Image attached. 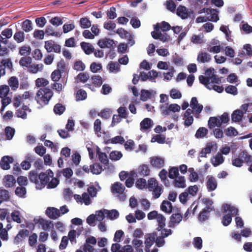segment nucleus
<instances>
[{
  "instance_id": "1",
  "label": "nucleus",
  "mask_w": 252,
  "mask_h": 252,
  "mask_svg": "<svg viewBox=\"0 0 252 252\" xmlns=\"http://www.w3.org/2000/svg\"><path fill=\"white\" fill-rule=\"evenodd\" d=\"M29 177L31 182L35 183L36 188L39 189L44 188L50 180V177L46 173L41 172L38 175L35 171H30Z\"/></svg>"
},
{
  "instance_id": "2",
  "label": "nucleus",
  "mask_w": 252,
  "mask_h": 252,
  "mask_svg": "<svg viewBox=\"0 0 252 252\" xmlns=\"http://www.w3.org/2000/svg\"><path fill=\"white\" fill-rule=\"evenodd\" d=\"M53 95L51 89L48 88L39 89L36 93L35 99L37 103L47 105Z\"/></svg>"
},
{
  "instance_id": "3",
  "label": "nucleus",
  "mask_w": 252,
  "mask_h": 252,
  "mask_svg": "<svg viewBox=\"0 0 252 252\" xmlns=\"http://www.w3.org/2000/svg\"><path fill=\"white\" fill-rule=\"evenodd\" d=\"M244 162L249 165L252 162V156L246 151L241 152L238 158L232 160V165L237 167H241Z\"/></svg>"
},
{
  "instance_id": "4",
  "label": "nucleus",
  "mask_w": 252,
  "mask_h": 252,
  "mask_svg": "<svg viewBox=\"0 0 252 252\" xmlns=\"http://www.w3.org/2000/svg\"><path fill=\"white\" fill-rule=\"evenodd\" d=\"M96 244V239L94 236H90L86 240V243L80 247L75 252H94V249L91 244L94 245Z\"/></svg>"
},
{
  "instance_id": "5",
  "label": "nucleus",
  "mask_w": 252,
  "mask_h": 252,
  "mask_svg": "<svg viewBox=\"0 0 252 252\" xmlns=\"http://www.w3.org/2000/svg\"><path fill=\"white\" fill-rule=\"evenodd\" d=\"M6 68L10 72L14 70L13 63L11 59H3L0 61V78L5 75Z\"/></svg>"
},
{
  "instance_id": "6",
  "label": "nucleus",
  "mask_w": 252,
  "mask_h": 252,
  "mask_svg": "<svg viewBox=\"0 0 252 252\" xmlns=\"http://www.w3.org/2000/svg\"><path fill=\"white\" fill-rule=\"evenodd\" d=\"M158 231L160 232V233L159 236L157 235L156 245L158 247H161L165 244L164 238L171 235L173 231L170 229H167L164 227Z\"/></svg>"
},
{
  "instance_id": "7",
  "label": "nucleus",
  "mask_w": 252,
  "mask_h": 252,
  "mask_svg": "<svg viewBox=\"0 0 252 252\" xmlns=\"http://www.w3.org/2000/svg\"><path fill=\"white\" fill-rule=\"evenodd\" d=\"M160 108L162 110V114L164 116L169 115L171 111L173 112H179L181 109L180 105L175 103L170 105L166 103L162 105Z\"/></svg>"
},
{
  "instance_id": "8",
  "label": "nucleus",
  "mask_w": 252,
  "mask_h": 252,
  "mask_svg": "<svg viewBox=\"0 0 252 252\" xmlns=\"http://www.w3.org/2000/svg\"><path fill=\"white\" fill-rule=\"evenodd\" d=\"M44 47L48 53L54 51L56 53H60L61 51V46L52 40L46 41Z\"/></svg>"
},
{
  "instance_id": "9",
  "label": "nucleus",
  "mask_w": 252,
  "mask_h": 252,
  "mask_svg": "<svg viewBox=\"0 0 252 252\" xmlns=\"http://www.w3.org/2000/svg\"><path fill=\"white\" fill-rule=\"evenodd\" d=\"M183 219L181 213L173 214L170 217V220L168 223L169 227L173 228L176 224H179Z\"/></svg>"
},
{
  "instance_id": "10",
  "label": "nucleus",
  "mask_w": 252,
  "mask_h": 252,
  "mask_svg": "<svg viewBox=\"0 0 252 252\" xmlns=\"http://www.w3.org/2000/svg\"><path fill=\"white\" fill-rule=\"evenodd\" d=\"M214 210L213 207H205L201 211L198 215V219L201 221L207 220L209 217V213Z\"/></svg>"
},
{
  "instance_id": "11",
  "label": "nucleus",
  "mask_w": 252,
  "mask_h": 252,
  "mask_svg": "<svg viewBox=\"0 0 252 252\" xmlns=\"http://www.w3.org/2000/svg\"><path fill=\"white\" fill-rule=\"evenodd\" d=\"M13 161V159L12 157L5 156H3L0 162V166L3 170H8L10 168V163H12Z\"/></svg>"
},
{
  "instance_id": "12",
  "label": "nucleus",
  "mask_w": 252,
  "mask_h": 252,
  "mask_svg": "<svg viewBox=\"0 0 252 252\" xmlns=\"http://www.w3.org/2000/svg\"><path fill=\"white\" fill-rule=\"evenodd\" d=\"M46 214L51 219L55 220L60 217V210L54 207H48L46 210Z\"/></svg>"
},
{
  "instance_id": "13",
  "label": "nucleus",
  "mask_w": 252,
  "mask_h": 252,
  "mask_svg": "<svg viewBox=\"0 0 252 252\" xmlns=\"http://www.w3.org/2000/svg\"><path fill=\"white\" fill-rule=\"evenodd\" d=\"M150 163L153 167L161 168L164 164V160L160 157H153L150 158Z\"/></svg>"
},
{
  "instance_id": "14",
  "label": "nucleus",
  "mask_w": 252,
  "mask_h": 252,
  "mask_svg": "<svg viewBox=\"0 0 252 252\" xmlns=\"http://www.w3.org/2000/svg\"><path fill=\"white\" fill-rule=\"evenodd\" d=\"M114 44V41L113 39L106 37L99 39L97 43V44L101 48H111L113 47Z\"/></svg>"
},
{
  "instance_id": "15",
  "label": "nucleus",
  "mask_w": 252,
  "mask_h": 252,
  "mask_svg": "<svg viewBox=\"0 0 252 252\" xmlns=\"http://www.w3.org/2000/svg\"><path fill=\"white\" fill-rule=\"evenodd\" d=\"M27 112H31V109L28 106L23 104L21 108H19L16 110V116L23 119H26L27 117Z\"/></svg>"
},
{
  "instance_id": "16",
  "label": "nucleus",
  "mask_w": 252,
  "mask_h": 252,
  "mask_svg": "<svg viewBox=\"0 0 252 252\" xmlns=\"http://www.w3.org/2000/svg\"><path fill=\"white\" fill-rule=\"evenodd\" d=\"M208 15H207L208 20L213 22H217L219 20L218 15L219 10L217 9L210 8L208 9Z\"/></svg>"
},
{
  "instance_id": "17",
  "label": "nucleus",
  "mask_w": 252,
  "mask_h": 252,
  "mask_svg": "<svg viewBox=\"0 0 252 252\" xmlns=\"http://www.w3.org/2000/svg\"><path fill=\"white\" fill-rule=\"evenodd\" d=\"M30 235V231L27 229H22L19 231V233L15 237L14 240V244L17 245L22 241V239L25 238Z\"/></svg>"
},
{
  "instance_id": "18",
  "label": "nucleus",
  "mask_w": 252,
  "mask_h": 252,
  "mask_svg": "<svg viewBox=\"0 0 252 252\" xmlns=\"http://www.w3.org/2000/svg\"><path fill=\"white\" fill-rule=\"evenodd\" d=\"M140 126V130L142 131H146L152 127L153 126V121L150 118H145L141 122Z\"/></svg>"
},
{
  "instance_id": "19",
  "label": "nucleus",
  "mask_w": 252,
  "mask_h": 252,
  "mask_svg": "<svg viewBox=\"0 0 252 252\" xmlns=\"http://www.w3.org/2000/svg\"><path fill=\"white\" fill-rule=\"evenodd\" d=\"M125 189V186L120 182L115 183L111 187V191L113 193L122 194Z\"/></svg>"
},
{
  "instance_id": "20",
  "label": "nucleus",
  "mask_w": 252,
  "mask_h": 252,
  "mask_svg": "<svg viewBox=\"0 0 252 252\" xmlns=\"http://www.w3.org/2000/svg\"><path fill=\"white\" fill-rule=\"evenodd\" d=\"M217 185L216 179L213 176L209 177L206 182L207 188L209 191L215 190L217 187Z\"/></svg>"
},
{
  "instance_id": "21",
  "label": "nucleus",
  "mask_w": 252,
  "mask_h": 252,
  "mask_svg": "<svg viewBox=\"0 0 252 252\" xmlns=\"http://www.w3.org/2000/svg\"><path fill=\"white\" fill-rule=\"evenodd\" d=\"M176 14L182 19H187L189 16L187 9L185 6L179 5L176 11Z\"/></svg>"
},
{
  "instance_id": "22",
  "label": "nucleus",
  "mask_w": 252,
  "mask_h": 252,
  "mask_svg": "<svg viewBox=\"0 0 252 252\" xmlns=\"http://www.w3.org/2000/svg\"><path fill=\"white\" fill-rule=\"evenodd\" d=\"M80 45L82 50L87 55H90L94 52V46L89 43L82 42Z\"/></svg>"
},
{
  "instance_id": "23",
  "label": "nucleus",
  "mask_w": 252,
  "mask_h": 252,
  "mask_svg": "<svg viewBox=\"0 0 252 252\" xmlns=\"http://www.w3.org/2000/svg\"><path fill=\"white\" fill-rule=\"evenodd\" d=\"M208 125L210 129H212L215 126L220 127L221 124L220 123L219 117H211L208 120Z\"/></svg>"
},
{
  "instance_id": "24",
  "label": "nucleus",
  "mask_w": 252,
  "mask_h": 252,
  "mask_svg": "<svg viewBox=\"0 0 252 252\" xmlns=\"http://www.w3.org/2000/svg\"><path fill=\"white\" fill-rule=\"evenodd\" d=\"M244 112L239 109L235 110L231 115V120L234 122H240L242 121Z\"/></svg>"
},
{
  "instance_id": "25",
  "label": "nucleus",
  "mask_w": 252,
  "mask_h": 252,
  "mask_svg": "<svg viewBox=\"0 0 252 252\" xmlns=\"http://www.w3.org/2000/svg\"><path fill=\"white\" fill-rule=\"evenodd\" d=\"M211 161L214 166L216 167L221 164L224 161V159L221 154L218 153L215 156L211 158Z\"/></svg>"
},
{
  "instance_id": "26",
  "label": "nucleus",
  "mask_w": 252,
  "mask_h": 252,
  "mask_svg": "<svg viewBox=\"0 0 252 252\" xmlns=\"http://www.w3.org/2000/svg\"><path fill=\"white\" fill-rule=\"evenodd\" d=\"M197 60L202 63H208L211 60V57L207 53L200 52L198 55Z\"/></svg>"
},
{
  "instance_id": "27",
  "label": "nucleus",
  "mask_w": 252,
  "mask_h": 252,
  "mask_svg": "<svg viewBox=\"0 0 252 252\" xmlns=\"http://www.w3.org/2000/svg\"><path fill=\"white\" fill-rule=\"evenodd\" d=\"M16 181L13 176L12 175H7L4 178V186L6 188H10L14 186Z\"/></svg>"
},
{
  "instance_id": "28",
  "label": "nucleus",
  "mask_w": 252,
  "mask_h": 252,
  "mask_svg": "<svg viewBox=\"0 0 252 252\" xmlns=\"http://www.w3.org/2000/svg\"><path fill=\"white\" fill-rule=\"evenodd\" d=\"M161 210L167 213H171L172 211V205L167 200H163L160 205Z\"/></svg>"
},
{
  "instance_id": "29",
  "label": "nucleus",
  "mask_w": 252,
  "mask_h": 252,
  "mask_svg": "<svg viewBox=\"0 0 252 252\" xmlns=\"http://www.w3.org/2000/svg\"><path fill=\"white\" fill-rule=\"evenodd\" d=\"M174 185L175 187L179 188H185L186 185V180L184 176L177 177L174 181Z\"/></svg>"
},
{
  "instance_id": "30",
  "label": "nucleus",
  "mask_w": 252,
  "mask_h": 252,
  "mask_svg": "<svg viewBox=\"0 0 252 252\" xmlns=\"http://www.w3.org/2000/svg\"><path fill=\"white\" fill-rule=\"evenodd\" d=\"M39 223L41 225L42 228L45 231H49L54 226L52 221L45 220L43 219L40 220Z\"/></svg>"
},
{
  "instance_id": "31",
  "label": "nucleus",
  "mask_w": 252,
  "mask_h": 252,
  "mask_svg": "<svg viewBox=\"0 0 252 252\" xmlns=\"http://www.w3.org/2000/svg\"><path fill=\"white\" fill-rule=\"evenodd\" d=\"M223 212L226 213L227 211L229 212L232 216H235L238 214V210L236 208L231 206L229 204H224L223 205Z\"/></svg>"
},
{
  "instance_id": "32",
  "label": "nucleus",
  "mask_w": 252,
  "mask_h": 252,
  "mask_svg": "<svg viewBox=\"0 0 252 252\" xmlns=\"http://www.w3.org/2000/svg\"><path fill=\"white\" fill-rule=\"evenodd\" d=\"M153 93V91H149L144 89L141 90L140 99L143 101H147L149 98L151 97Z\"/></svg>"
},
{
  "instance_id": "33",
  "label": "nucleus",
  "mask_w": 252,
  "mask_h": 252,
  "mask_svg": "<svg viewBox=\"0 0 252 252\" xmlns=\"http://www.w3.org/2000/svg\"><path fill=\"white\" fill-rule=\"evenodd\" d=\"M104 212L106 214L107 218L110 220L116 219L119 216V212L115 209L111 210H104Z\"/></svg>"
},
{
  "instance_id": "34",
  "label": "nucleus",
  "mask_w": 252,
  "mask_h": 252,
  "mask_svg": "<svg viewBox=\"0 0 252 252\" xmlns=\"http://www.w3.org/2000/svg\"><path fill=\"white\" fill-rule=\"evenodd\" d=\"M8 84L12 90H16L19 87V81L15 76H12L8 80Z\"/></svg>"
},
{
  "instance_id": "35",
  "label": "nucleus",
  "mask_w": 252,
  "mask_h": 252,
  "mask_svg": "<svg viewBox=\"0 0 252 252\" xmlns=\"http://www.w3.org/2000/svg\"><path fill=\"white\" fill-rule=\"evenodd\" d=\"M32 25V24L31 20L26 19L22 23V29L25 32H28L33 29Z\"/></svg>"
},
{
  "instance_id": "36",
  "label": "nucleus",
  "mask_w": 252,
  "mask_h": 252,
  "mask_svg": "<svg viewBox=\"0 0 252 252\" xmlns=\"http://www.w3.org/2000/svg\"><path fill=\"white\" fill-rule=\"evenodd\" d=\"M150 169L149 166L146 164L140 165L138 168V173L140 175L144 176H149L150 173Z\"/></svg>"
},
{
  "instance_id": "37",
  "label": "nucleus",
  "mask_w": 252,
  "mask_h": 252,
  "mask_svg": "<svg viewBox=\"0 0 252 252\" xmlns=\"http://www.w3.org/2000/svg\"><path fill=\"white\" fill-rule=\"evenodd\" d=\"M157 220L158 222V226L156 229L157 230H161L165 226L166 219L162 215L159 214L158 216Z\"/></svg>"
},
{
  "instance_id": "38",
  "label": "nucleus",
  "mask_w": 252,
  "mask_h": 252,
  "mask_svg": "<svg viewBox=\"0 0 252 252\" xmlns=\"http://www.w3.org/2000/svg\"><path fill=\"white\" fill-rule=\"evenodd\" d=\"M32 58L30 57H24L21 58L19 64L21 66L26 67H30L32 63Z\"/></svg>"
},
{
  "instance_id": "39",
  "label": "nucleus",
  "mask_w": 252,
  "mask_h": 252,
  "mask_svg": "<svg viewBox=\"0 0 252 252\" xmlns=\"http://www.w3.org/2000/svg\"><path fill=\"white\" fill-rule=\"evenodd\" d=\"M90 169L93 174L97 175L101 172L102 168L99 163H95L90 165Z\"/></svg>"
},
{
  "instance_id": "40",
  "label": "nucleus",
  "mask_w": 252,
  "mask_h": 252,
  "mask_svg": "<svg viewBox=\"0 0 252 252\" xmlns=\"http://www.w3.org/2000/svg\"><path fill=\"white\" fill-rule=\"evenodd\" d=\"M157 237V233L153 232L150 235V236L146 238L145 244L147 246H151L154 242L156 243V238Z\"/></svg>"
},
{
  "instance_id": "41",
  "label": "nucleus",
  "mask_w": 252,
  "mask_h": 252,
  "mask_svg": "<svg viewBox=\"0 0 252 252\" xmlns=\"http://www.w3.org/2000/svg\"><path fill=\"white\" fill-rule=\"evenodd\" d=\"M90 76L86 72H82L79 73L76 77V81L77 82L86 83L89 79Z\"/></svg>"
},
{
  "instance_id": "42",
  "label": "nucleus",
  "mask_w": 252,
  "mask_h": 252,
  "mask_svg": "<svg viewBox=\"0 0 252 252\" xmlns=\"http://www.w3.org/2000/svg\"><path fill=\"white\" fill-rule=\"evenodd\" d=\"M43 68V65L42 63L32 64L29 67V71L32 73H36L38 71H41Z\"/></svg>"
},
{
  "instance_id": "43",
  "label": "nucleus",
  "mask_w": 252,
  "mask_h": 252,
  "mask_svg": "<svg viewBox=\"0 0 252 252\" xmlns=\"http://www.w3.org/2000/svg\"><path fill=\"white\" fill-rule=\"evenodd\" d=\"M80 26L83 29H87L91 26L92 23L87 17L81 18L79 20Z\"/></svg>"
},
{
  "instance_id": "44",
  "label": "nucleus",
  "mask_w": 252,
  "mask_h": 252,
  "mask_svg": "<svg viewBox=\"0 0 252 252\" xmlns=\"http://www.w3.org/2000/svg\"><path fill=\"white\" fill-rule=\"evenodd\" d=\"M198 79L200 83L204 85L205 87L209 89L211 85V82H210L209 76H206V77H205L203 75H200Z\"/></svg>"
},
{
  "instance_id": "45",
  "label": "nucleus",
  "mask_w": 252,
  "mask_h": 252,
  "mask_svg": "<svg viewBox=\"0 0 252 252\" xmlns=\"http://www.w3.org/2000/svg\"><path fill=\"white\" fill-rule=\"evenodd\" d=\"M108 66L110 72H119L120 70V65L117 62L111 61L109 63Z\"/></svg>"
},
{
  "instance_id": "46",
  "label": "nucleus",
  "mask_w": 252,
  "mask_h": 252,
  "mask_svg": "<svg viewBox=\"0 0 252 252\" xmlns=\"http://www.w3.org/2000/svg\"><path fill=\"white\" fill-rule=\"evenodd\" d=\"M13 38L17 43H21L25 40V33L23 32L18 31L14 34Z\"/></svg>"
},
{
  "instance_id": "47",
  "label": "nucleus",
  "mask_w": 252,
  "mask_h": 252,
  "mask_svg": "<svg viewBox=\"0 0 252 252\" xmlns=\"http://www.w3.org/2000/svg\"><path fill=\"white\" fill-rule=\"evenodd\" d=\"M190 3L196 10L202 8L203 4L207 5L208 2L207 1L204 2V0H192Z\"/></svg>"
},
{
  "instance_id": "48",
  "label": "nucleus",
  "mask_w": 252,
  "mask_h": 252,
  "mask_svg": "<svg viewBox=\"0 0 252 252\" xmlns=\"http://www.w3.org/2000/svg\"><path fill=\"white\" fill-rule=\"evenodd\" d=\"M53 110L56 114L60 115L65 110V107L61 103H57L54 106Z\"/></svg>"
},
{
  "instance_id": "49",
  "label": "nucleus",
  "mask_w": 252,
  "mask_h": 252,
  "mask_svg": "<svg viewBox=\"0 0 252 252\" xmlns=\"http://www.w3.org/2000/svg\"><path fill=\"white\" fill-rule=\"evenodd\" d=\"M208 133V129L204 127H199L195 133V137L197 138L204 137Z\"/></svg>"
},
{
  "instance_id": "50",
  "label": "nucleus",
  "mask_w": 252,
  "mask_h": 252,
  "mask_svg": "<svg viewBox=\"0 0 252 252\" xmlns=\"http://www.w3.org/2000/svg\"><path fill=\"white\" fill-rule=\"evenodd\" d=\"M158 186V182L154 178H151L148 181V184L146 187L148 188L150 191H152L154 189Z\"/></svg>"
},
{
  "instance_id": "51",
  "label": "nucleus",
  "mask_w": 252,
  "mask_h": 252,
  "mask_svg": "<svg viewBox=\"0 0 252 252\" xmlns=\"http://www.w3.org/2000/svg\"><path fill=\"white\" fill-rule=\"evenodd\" d=\"M87 97V94L85 91L80 89L76 94V99L77 101L85 100Z\"/></svg>"
},
{
  "instance_id": "52",
  "label": "nucleus",
  "mask_w": 252,
  "mask_h": 252,
  "mask_svg": "<svg viewBox=\"0 0 252 252\" xmlns=\"http://www.w3.org/2000/svg\"><path fill=\"white\" fill-rule=\"evenodd\" d=\"M159 176L161 180L164 182L166 186H168L169 185V181L167 179V171L163 169L159 173Z\"/></svg>"
},
{
  "instance_id": "53",
  "label": "nucleus",
  "mask_w": 252,
  "mask_h": 252,
  "mask_svg": "<svg viewBox=\"0 0 252 252\" xmlns=\"http://www.w3.org/2000/svg\"><path fill=\"white\" fill-rule=\"evenodd\" d=\"M85 64L81 61H77L74 63L73 68L78 71H82L85 69Z\"/></svg>"
},
{
  "instance_id": "54",
  "label": "nucleus",
  "mask_w": 252,
  "mask_h": 252,
  "mask_svg": "<svg viewBox=\"0 0 252 252\" xmlns=\"http://www.w3.org/2000/svg\"><path fill=\"white\" fill-rule=\"evenodd\" d=\"M179 175V169L178 168L176 167H173L170 168L169 170L168 177L171 179H174L177 178Z\"/></svg>"
},
{
  "instance_id": "55",
  "label": "nucleus",
  "mask_w": 252,
  "mask_h": 252,
  "mask_svg": "<svg viewBox=\"0 0 252 252\" xmlns=\"http://www.w3.org/2000/svg\"><path fill=\"white\" fill-rule=\"evenodd\" d=\"M47 34L48 35H52L55 36H60L61 34L58 32H54V29L52 26L49 25L46 27L44 33Z\"/></svg>"
},
{
  "instance_id": "56",
  "label": "nucleus",
  "mask_w": 252,
  "mask_h": 252,
  "mask_svg": "<svg viewBox=\"0 0 252 252\" xmlns=\"http://www.w3.org/2000/svg\"><path fill=\"white\" fill-rule=\"evenodd\" d=\"M61 70L60 69H56L51 74V77L52 80L54 82L58 81L60 78H61L62 73Z\"/></svg>"
},
{
  "instance_id": "57",
  "label": "nucleus",
  "mask_w": 252,
  "mask_h": 252,
  "mask_svg": "<svg viewBox=\"0 0 252 252\" xmlns=\"http://www.w3.org/2000/svg\"><path fill=\"white\" fill-rule=\"evenodd\" d=\"M9 86L4 85L0 86V97L7 96L9 92Z\"/></svg>"
},
{
  "instance_id": "58",
  "label": "nucleus",
  "mask_w": 252,
  "mask_h": 252,
  "mask_svg": "<svg viewBox=\"0 0 252 252\" xmlns=\"http://www.w3.org/2000/svg\"><path fill=\"white\" fill-rule=\"evenodd\" d=\"M9 198L8 191L2 188H0V200L2 202L7 201Z\"/></svg>"
},
{
  "instance_id": "59",
  "label": "nucleus",
  "mask_w": 252,
  "mask_h": 252,
  "mask_svg": "<svg viewBox=\"0 0 252 252\" xmlns=\"http://www.w3.org/2000/svg\"><path fill=\"white\" fill-rule=\"evenodd\" d=\"M97 153L98 154V158L100 161L104 164H108L109 160L106 154L99 151H97Z\"/></svg>"
},
{
  "instance_id": "60",
  "label": "nucleus",
  "mask_w": 252,
  "mask_h": 252,
  "mask_svg": "<svg viewBox=\"0 0 252 252\" xmlns=\"http://www.w3.org/2000/svg\"><path fill=\"white\" fill-rule=\"evenodd\" d=\"M122 154L121 152L114 151L110 153V158L113 160H118L122 157Z\"/></svg>"
},
{
  "instance_id": "61",
  "label": "nucleus",
  "mask_w": 252,
  "mask_h": 252,
  "mask_svg": "<svg viewBox=\"0 0 252 252\" xmlns=\"http://www.w3.org/2000/svg\"><path fill=\"white\" fill-rule=\"evenodd\" d=\"M50 23H51L53 26L58 27L61 25L63 23V19L57 16L52 18L49 21Z\"/></svg>"
},
{
  "instance_id": "62",
  "label": "nucleus",
  "mask_w": 252,
  "mask_h": 252,
  "mask_svg": "<svg viewBox=\"0 0 252 252\" xmlns=\"http://www.w3.org/2000/svg\"><path fill=\"white\" fill-rule=\"evenodd\" d=\"M49 84V81L44 78H38L35 81V85L37 87H45Z\"/></svg>"
},
{
  "instance_id": "63",
  "label": "nucleus",
  "mask_w": 252,
  "mask_h": 252,
  "mask_svg": "<svg viewBox=\"0 0 252 252\" xmlns=\"http://www.w3.org/2000/svg\"><path fill=\"white\" fill-rule=\"evenodd\" d=\"M92 79L93 84L97 87H100L103 83V80L100 75H94L92 76Z\"/></svg>"
},
{
  "instance_id": "64",
  "label": "nucleus",
  "mask_w": 252,
  "mask_h": 252,
  "mask_svg": "<svg viewBox=\"0 0 252 252\" xmlns=\"http://www.w3.org/2000/svg\"><path fill=\"white\" fill-rule=\"evenodd\" d=\"M5 133L7 139L11 140L14 136L15 129L10 126H7L5 128Z\"/></svg>"
}]
</instances>
